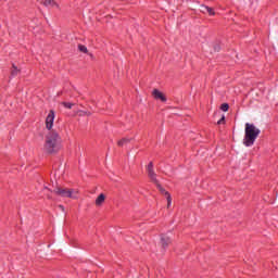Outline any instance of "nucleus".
Returning <instances> with one entry per match:
<instances>
[{
  "label": "nucleus",
  "mask_w": 278,
  "mask_h": 278,
  "mask_svg": "<svg viewBox=\"0 0 278 278\" xmlns=\"http://www.w3.org/2000/svg\"><path fill=\"white\" fill-rule=\"evenodd\" d=\"M18 73H21V70H18V67H16V65L13 64L11 75L13 77H16V75H18Z\"/></svg>",
  "instance_id": "nucleus-12"
},
{
  "label": "nucleus",
  "mask_w": 278,
  "mask_h": 278,
  "mask_svg": "<svg viewBox=\"0 0 278 278\" xmlns=\"http://www.w3.org/2000/svg\"><path fill=\"white\" fill-rule=\"evenodd\" d=\"M129 142H131V139L129 138H124V139H121L119 141H117V144L119 147H125V144H129Z\"/></svg>",
  "instance_id": "nucleus-11"
},
{
  "label": "nucleus",
  "mask_w": 278,
  "mask_h": 278,
  "mask_svg": "<svg viewBox=\"0 0 278 278\" xmlns=\"http://www.w3.org/2000/svg\"><path fill=\"white\" fill-rule=\"evenodd\" d=\"M165 197H167V207H170V203H173V199L170 198V193L165 192Z\"/></svg>",
  "instance_id": "nucleus-14"
},
{
  "label": "nucleus",
  "mask_w": 278,
  "mask_h": 278,
  "mask_svg": "<svg viewBox=\"0 0 278 278\" xmlns=\"http://www.w3.org/2000/svg\"><path fill=\"white\" fill-rule=\"evenodd\" d=\"M62 105L65 106L67 110H72L73 105H75V104L71 103V102H62Z\"/></svg>",
  "instance_id": "nucleus-15"
},
{
  "label": "nucleus",
  "mask_w": 278,
  "mask_h": 278,
  "mask_svg": "<svg viewBox=\"0 0 278 278\" xmlns=\"http://www.w3.org/2000/svg\"><path fill=\"white\" fill-rule=\"evenodd\" d=\"M147 170H148V176L151 179L152 184H160V181H157V174H155V172L153 170V163L150 162L147 166Z\"/></svg>",
  "instance_id": "nucleus-4"
},
{
  "label": "nucleus",
  "mask_w": 278,
  "mask_h": 278,
  "mask_svg": "<svg viewBox=\"0 0 278 278\" xmlns=\"http://www.w3.org/2000/svg\"><path fill=\"white\" fill-rule=\"evenodd\" d=\"M223 123H225V116H223V117L217 122V125H223Z\"/></svg>",
  "instance_id": "nucleus-18"
},
{
  "label": "nucleus",
  "mask_w": 278,
  "mask_h": 278,
  "mask_svg": "<svg viewBox=\"0 0 278 278\" xmlns=\"http://www.w3.org/2000/svg\"><path fill=\"white\" fill-rule=\"evenodd\" d=\"M262 131L260 128H256L253 124H245V135L243 139L244 147H253L255 144V140H257L260 134Z\"/></svg>",
  "instance_id": "nucleus-2"
},
{
  "label": "nucleus",
  "mask_w": 278,
  "mask_h": 278,
  "mask_svg": "<svg viewBox=\"0 0 278 278\" xmlns=\"http://www.w3.org/2000/svg\"><path fill=\"white\" fill-rule=\"evenodd\" d=\"M200 12L203 14H208L210 16H214L216 12H214V9L205 5H201Z\"/></svg>",
  "instance_id": "nucleus-7"
},
{
  "label": "nucleus",
  "mask_w": 278,
  "mask_h": 278,
  "mask_svg": "<svg viewBox=\"0 0 278 278\" xmlns=\"http://www.w3.org/2000/svg\"><path fill=\"white\" fill-rule=\"evenodd\" d=\"M160 244L163 249V251L170 244V237L166 235H161Z\"/></svg>",
  "instance_id": "nucleus-6"
},
{
  "label": "nucleus",
  "mask_w": 278,
  "mask_h": 278,
  "mask_svg": "<svg viewBox=\"0 0 278 278\" xmlns=\"http://www.w3.org/2000/svg\"><path fill=\"white\" fill-rule=\"evenodd\" d=\"M155 186L157 187V189L160 190V192L162 194H166V192H168V191H166V189L162 188V185H160V182H157Z\"/></svg>",
  "instance_id": "nucleus-16"
},
{
  "label": "nucleus",
  "mask_w": 278,
  "mask_h": 278,
  "mask_svg": "<svg viewBox=\"0 0 278 278\" xmlns=\"http://www.w3.org/2000/svg\"><path fill=\"white\" fill-rule=\"evenodd\" d=\"M61 212H64V205H59Z\"/></svg>",
  "instance_id": "nucleus-19"
},
{
  "label": "nucleus",
  "mask_w": 278,
  "mask_h": 278,
  "mask_svg": "<svg viewBox=\"0 0 278 278\" xmlns=\"http://www.w3.org/2000/svg\"><path fill=\"white\" fill-rule=\"evenodd\" d=\"M55 121V111L51 110L46 117V127L51 131L53 129V122Z\"/></svg>",
  "instance_id": "nucleus-5"
},
{
  "label": "nucleus",
  "mask_w": 278,
  "mask_h": 278,
  "mask_svg": "<svg viewBox=\"0 0 278 278\" xmlns=\"http://www.w3.org/2000/svg\"><path fill=\"white\" fill-rule=\"evenodd\" d=\"M78 50L80 53H88V48L84 45H78Z\"/></svg>",
  "instance_id": "nucleus-13"
},
{
  "label": "nucleus",
  "mask_w": 278,
  "mask_h": 278,
  "mask_svg": "<svg viewBox=\"0 0 278 278\" xmlns=\"http://www.w3.org/2000/svg\"><path fill=\"white\" fill-rule=\"evenodd\" d=\"M62 144V137L55 130H50L46 136L45 149L47 153H56L60 151V146Z\"/></svg>",
  "instance_id": "nucleus-1"
},
{
  "label": "nucleus",
  "mask_w": 278,
  "mask_h": 278,
  "mask_svg": "<svg viewBox=\"0 0 278 278\" xmlns=\"http://www.w3.org/2000/svg\"><path fill=\"white\" fill-rule=\"evenodd\" d=\"M53 192L54 194H58V197H63L64 199H77V191L75 189L55 187Z\"/></svg>",
  "instance_id": "nucleus-3"
},
{
  "label": "nucleus",
  "mask_w": 278,
  "mask_h": 278,
  "mask_svg": "<svg viewBox=\"0 0 278 278\" xmlns=\"http://www.w3.org/2000/svg\"><path fill=\"white\" fill-rule=\"evenodd\" d=\"M42 4L46 5V8H53L58 5V3H55V0H43Z\"/></svg>",
  "instance_id": "nucleus-10"
},
{
  "label": "nucleus",
  "mask_w": 278,
  "mask_h": 278,
  "mask_svg": "<svg viewBox=\"0 0 278 278\" xmlns=\"http://www.w3.org/2000/svg\"><path fill=\"white\" fill-rule=\"evenodd\" d=\"M105 203V194L101 193L97 199H96V205L98 207H101Z\"/></svg>",
  "instance_id": "nucleus-9"
},
{
  "label": "nucleus",
  "mask_w": 278,
  "mask_h": 278,
  "mask_svg": "<svg viewBox=\"0 0 278 278\" xmlns=\"http://www.w3.org/2000/svg\"><path fill=\"white\" fill-rule=\"evenodd\" d=\"M220 110L223 112H228L229 111V104H227V103L222 104Z\"/></svg>",
  "instance_id": "nucleus-17"
},
{
  "label": "nucleus",
  "mask_w": 278,
  "mask_h": 278,
  "mask_svg": "<svg viewBox=\"0 0 278 278\" xmlns=\"http://www.w3.org/2000/svg\"><path fill=\"white\" fill-rule=\"evenodd\" d=\"M152 94H153L154 99H160V100H162L163 102L166 101V97H164V93H162V91H160V90H157V89H154V90L152 91Z\"/></svg>",
  "instance_id": "nucleus-8"
}]
</instances>
